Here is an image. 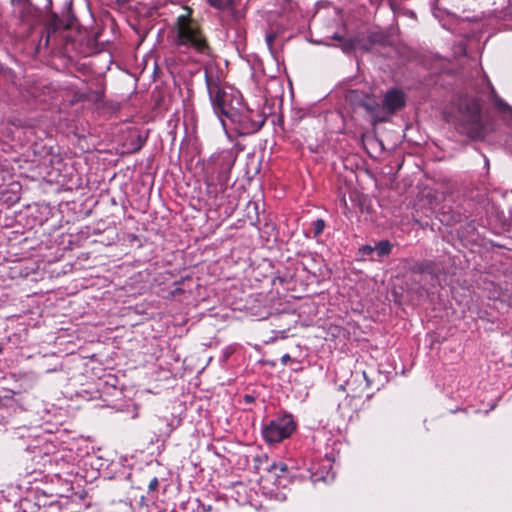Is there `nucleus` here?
<instances>
[{"instance_id":"f8f14e48","label":"nucleus","mask_w":512,"mask_h":512,"mask_svg":"<svg viewBox=\"0 0 512 512\" xmlns=\"http://www.w3.org/2000/svg\"><path fill=\"white\" fill-rule=\"evenodd\" d=\"M290 330V327L282 330H275L272 333L274 336H272L269 340L266 341V343H272L277 339H286L288 337V331Z\"/></svg>"},{"instance_id":"20e7f679","label":"nucleus","mask_w":512,"mask_h":512,"mask_svg":"<svg viewBox=\"0 0 512 512\" xmlns=\"http://www.w3.org/2000/svg\"><path fill=\"white\" fill-rule=\"evenodd\" d=\"M459 114V126L462 133L474 139L484 136L481 109L477 102L473 100L465 102L460 106Z\"/></svg>"},{"instance_id":"aec40b11","label":"nucleus","mask_w":512,"mask_h":512,"mask_svg":"<svg viewBox=\"0 0 512 512\" xmlns=\"http://www.w3.org/2000/svg\"><path fill=\"white\" fill-rule=\"evenodd\" d=\"M347 98L351 101V102H354L357 100L358 98V92L357 91H349V93L347 94Z\"/></svg>"},{"instance_id":"412c9836","label":"nucleus","mask_w":512,"mask_h":512,"mask_svg":"<svg viewBox=\"0 0 512 512\" xmlns=\"http://www.w3.org/2000/svg\"><path fill=\"white\" fill-rule=\"evenodd\" d=\"M369 39L372 43L380 42V39H378L377 35L375 34L370 35Z\"/></svg>"},{"instance_id":"f3484780","label":"nucleus","mask_w":512,"mask_h":512,"mask_svg":"<svg viewBox=\"0 0 512 512\" xmlns=\"http://www.w3.org/2000/svg\"><path fill=\"white\" fill-rule=\"evenodd\" d=\"M275 38H276V35L274 33H267L265 36L266 43L270 49L272 48Z\"/></svg>"},{"instance_id":"393cba45","label":"nucleus","mask_w":512,"mask_h":512,"mask_svg":"<svg viewBox=\"0 0 512 512\" xmlns=\"http://www.w3.org/2000/svg\"><path fill=\"white\" fill-rule=\"evenodd\" d=\"M510 117L512 118V109L510 110Z\"/></svg>"},{"instance_id":"ddd939ff","label":"nucleus","mask_w":512,"mask_h":512,"mask_svg":"<svg viewBox=\"0 0 512 512\" xmlns=\"http://www.w3.org/2000/svg\"><path fill=\"white\" fill-rule=\"evenodd\" d=\"M325 228V221L323 219H317L312 224V231L314 237H318Z\"/></svg>"},{"instance_id":"0eeeda50","label":"nucleus","mask_w":512,"mask_h":512,"mask_svg":"<svg viewBox=\"0 0 512 512\" xmlns=\"http://www.w3.org/2000/svg\"><path fill=\"white\" fill-rule=\"evenodd\" d=\"M215 159L217 169V181L221 187H225L228 183L230 170L234 165L235 158L229 151L219 154Z\"/></svg>"},{"instance_id":"7ed1b4c3","label":"nucleus","mask_w":512,"mask_h":512,"mask_svg":"<svg viewBox=\"0 0 512 512\" xmlns=\"http://www.w3.org/2000/svg\"><path fill=\"white\" fill-rule=\"evenodd\" d=\"M405 102L404 93L399 89L393 88L385 93L381 104L365 95L363 99H360L359 105L365 108L372 117L373 123L376 124L388 121L391 115L405 106Z\"/></svg>"},{"instance_id":"1a4fd4ad","label":"nucleus","mask_w":512,"mask_h":512,"mask_svg":"<svg viewBox=\"0 0 512 512\" xmlns=\"http://www.w3.org/2000/svg\"><path fill=\"white\" fill-rule=\"evenodd\" d=\"M393 244L388 240H382L375 245H363L359 248V253L368 255L376 252L378 256H384L393 253Z\"/></svg>"},{"instance_id":"9d476101","label":"nucleus","mask_w":512,"mask_h":512,"mask_svg":"<svg viewBox=\"0 0 512 512\" xmlns=\"http://www.w3.org/2000/svg\"><path fill=\"white\" fill-rule=\"evenodd\" d=\"M50 465L55 464L56 469L54 471V474L58 477H61L65 474H72L73 473V467L71 464H69L62 456L55 454L50 458L49 460Z\"/></svg>"},{"instance_id":"b1692460","label":"nucleus","mask_w":512,"mask_h":512,"mask_svg":"<svg viewBox=\"0 0 512 512\" xmlns=\"http://www.w3.org/2000/svg\"><path fill=\"white\" fill-rule=\"evenodd\" d=\"M327 463H328L329 468H331L330 460H327Z\"/></svg>"},{"instance_id":"39448f33","label":"nucleus","mask_w":512,"mask_h":512,"mask_svg":"<svg viewBox=\"0 0 512 512\" xmlns=\"http://www.w3.org/2000/svg\"><path fill=\"white\" fill-rule=\"evenodd\" d=\"M296 428L291 415L278 416L262 429V436L270 444L279 443L288 438Z\"/></svg>"},{"instance_id":"a211bd4d","label":"nucleus","mask_w":512,"mask_h":512,"mask_svg":"<svg viewBox=\"0 0 512 512\" xmlns=\"http://www.w3.org/2000/svg\"><path fill=\"white\" fill-rule=\"evenodd\" d=\"M271 497H274V499L279 502H282L286 499V495L283 492H276Z\"/></svg>"},{"instance_id":"6ab92c4d","label":"nucleus","mask_w":512,"mask_h":512,"mask_svg":"<svg viewBox=\"0 0 512 512\" xmlns=\"http://www.w3.org/2000/svg\"><path fill=\"white\" fill-rule=\"evenodd\" d=\"M279 469L281 472H285L287 470V467L285 464H279V465H276V464H273L271 465V467L269 468V470H277Z\"/></svg>"},{"instance_id":"dca6fc26","label":"nucleus","mask_w":512,"mask_h":512,"mask_svg":"<svg viewBox=\"0 0 512 512\" xmlns=\"http://www.w3.org/2000/svg\"><path fill=\"white\" fill-rule=\"evenodd\" d=\"M158 486H159L158 479L156 477H153L148 484V489H149V491H156Z\"/></svg>"},{"instance_id":"f03ea898","label":"nucleus","mask_w":512,"mask_h":512,"mask_svg":"<svg viewBox=\"0 0 512 512\" xmlns=\"http://www.w3.org/2000/svg\"><path fill=\"white\" fill-rule=\"evenodd\" d=\"M205 82L214 112L225 126V118H235L237 110L242 109V95L232 87H222L219 77L210 70L205 71Z\"/></svg>"},{"instance_id":"6e6552de","label":"nucleus","mask_w":512,"mask_h":512,"mask_svg":"<svg viewBox=\"0 0 512 512\" xmlns=\"http://www.w3.org/2000/svg\"><path fill=\"white\" fill-rule=\"evenodd\" d=\"M353 393V397L360 396L366 389L371 387V380L366 371H355L346 384Z\"/></svg>"},{"instance_id":"5701e85b","label":"nucleus","mask_w":512,"mask_h":512,"mask_svg":"<svg viewBox=\"0 0 512 512\" xmlns=\"http://www.w3.org/2000/svg\"><path fill=\"white\" fill-rule=\"evenodd\" d=\"M485 165H489V160L487 158L485 159Z\"/></svg>"},{"instance_id":"2eb2a0df","label":"nucleus","mask_w":512,"mask_h":512,"mask_svg":"<svg viewBox=\"0 0 512 512\" xmlns=\"http://www.w3.org/2000/svg\"><path fill=\"white\" fill-rule=\"evenodd\" d=\"M495 104L501 111H507L510 114V110L512 109V107H510L506 102H504L501 99H497Z\"/></svg>"},{"instance_id":"4468645a","label":"nucleus","mask_w":512,"mask_h":512,"mask_svg":"<svg viewBox=\"0 0 512 512\" xmlns=\"http://www.w3.org/2000/svg\"><path fill=\"white\" fill-rule=\"evenodd\" d=\"M311 477L314 482H317L320 480L324 481V482H329L334 479V474L330 473L329 471H327L326 475H323L322 473L315 472V473H312Z\"/></svg>"},{"instance_id":"4be33fe9","label":"nucleus","mask_w":512,"mask_h":512,"mask_svg":"<svg viewBox=\"0 0 512 512\" xmlns=\"http://www.w3.org/2000/svg\"><path fill=\"white\" fill-rule=\"evenodd\" d=\"M290 360V356L288 354H285L281 357L282 364H286Z\"/></svg>"},{"instance_id":"9b49d317","label":"nucleus","mask_w":512,"mask_h":512,"mask_svg":"<svg viewBox=\"0 0 512 512\" xmlns=\"http://www.w3.org/2000/svg\"><path fill=\"white\" fill-rule=\"evenodd\" d=\"M208 3L219 10L227 9L231 6L232 0H207Z\"/></svg>"},{"instance_id":"f257e3e1","label":"nucleus","mask_w":512,"mask_h":512,"mask_svg":"<svg viewBox=\"0 0 512 512\" xmlns=\"http://www.w3.org/2000/svg\"><path fill=\"white\" fill-rule=\"evenodd\" d=\"M174 33L173 43L179 50H193L200 55H210L211 48L199 23L192 18L190 8H182V13L177 16L174 23Z\"/></svg>"},{"instance_id":"423d86ee","label":"nucleus","mask_w":512,"mask_h":512,"mask_svg":"<svg viewBox=\"0 0 512 512\" xmlns=\"http://www.w3.org/2000/svg\"><path fill=\"white\" fill-rule=\"evenodd\" d=\"M236 113L235 118H231L230 121L238 124L242 133L245 134L257 132L265 122L261 115L250 110L244 103L242 109L237 110Z\"/></svg>"}]
</instances>
